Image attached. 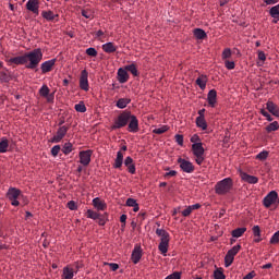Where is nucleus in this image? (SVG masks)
I'll use <instances>...</instances> for the list:
<instances>
[{"label":"nucleus","instance_id":"obj_1","mask_svg":"<svg viewBox=\"0 0 279 279\" xmlns=\"http://www.w3.org/2000/svg\"><path fill=\"white\" fill-rule=\"evenodd\" d=\"M126 125L130 133H137L140 131L138 119L130 110H124L114 118L111 130H121V128Z\"/></svg>","mask_w":279,"mask_h":279},{"label":"nucleus","instance_id":"obj_2","mask_svg":"<svg viewBox=\"0 0 279 279\" xmlns=\"http://www.w3.org/2000/svg\"><path fill=\"white\" fill-rule=\"evenodd\" d=\"M25 59H26V64L29 62L26 65V69L35 70L44 59L43 50L40 48L31 50V52L25 53Z\"/></svg>","mask_w":279,"mask_h":279},{"label":"nucleus","instance_id":"obj_3","mask_svg":"<svg viewBox=\"0 0 279 279\" xmlns=\"http://www.w3.org/2000/svg\"><path fill=\"white\" fill-rule=\"evenodd\" d=\"M233 189V181L231 178H225L221 181H218L215 186V192L218 195H227Z\"/></svg>","mask_w":279,"mask_h":279},{"label":"nucleus","instance_id":"obj_4","mask_svg":"<svg viewBox=\"0 0 279 279\" xmlns=\"http://www.w3.org/2000/svg\"><path fill=\"white\" fill-rule=\"evenodd\" d=\"M192 150L195 157V162L198 166H202L205 161V148L203 143H195L192 145Z\"/></svg>","mask_w":279,"mask_h":279},{"label":"nucleus","instance_id":"obj_5","mask_svg":"<svg viewBox=\"0 0 279 279\" xmlns=\"http://www.w3.org/2000/svg\"><path fill=\"white\" fill-rule=\"evenodd\" d=\"M20 195H21V190L16 187H10L8 191V199H10L12 206H20Z\"/></svg>","mask_w":279,"mask_h":279},{"label":"nucleus","instance_id":"obj_6","mask_svg":"<svg viewBox=\"0 0 279 279\" xmlns=\"http://www.w3.org/2000/svg\"><path fill=\"white\" fill-rule=\"evenodd\" d=\"M178 162L181 170L184 171V173L191 174L194 172L195 166L191 161H187L185 159H182V157H179Z\"/></svg>","mask_w":279,"mask_h":279},{"label":"nucleus","instance_id":"obj_7","mask_svg":"<svg viewBox=\"0 0 279 279\" xmlns=\"http://www.w3.org/2000/svg\"><path fill=\"white\" fill-rule=\"evenodd\" d=\"M68 131H69V126H65V125L60 126L57 130L54 136L52 138H50V142L51 143H60L66 135Z\"/></svg>","mask_w":279,"mask_h":279},{"label":"nucleus","instance_id":"obj_8","mask_svg":"<svg viewBox=\"0 0 279 279\" xmlns=\"http://www.w3.org/2000/svg\"><path fill=\"white\" fill-rule=\"evenodd\" d=\"M279 199L278 192L270 191L267 196L264 197V206L265 208H270L272 204H276V202Z\"/></svg>","mask_w":279,"mask_h":279},{"label":"nucleus","instance_id":"obj_9","mask_svg":"<svg viewBox=\"0 0 279 279\" xmlns=\"http://www.w3.org/2000/svg\"><path fill=\"white\" fill-rule=\"evenodd\" d=\"M80 88L88 92L89 90V81H88V72L86 71V69H84L81 72V76H80Z\"/></svg>","mask_w":279,"mask_h":279},{"label":"nucleus","instance_id":"obj_10","mask_svg":"<svg viewBox=\"0 0 279 279\" xmlns=\"http://www.w3.org/2000/svg\"><path fill=\"white\" fill-rule=\"evenodd\" d=\"M142 257H143V250L138 244H136L131 253V260L134 265H136L140 263Z\"/></svg>","mask_w":279,"mask_h":279},{"label":"nucleus","instance_id":"obj_11","mask_svg":"<svg viewBox=\"0 0 279 279\" xmlns=\"http://www.w3.org/2000/svg\"><path fill=\"white\" fill-rule=\"evenodd\" d=\"M92 150H84L80 151L78 157H80V162L84 167H87L90 165V157H92Z\"/></svg>","mask_w":279,"mask_h":279},{"label":"nucleus","instance_id":"obj_12","mask_svg":"<svg viewBox=\"0 0 279 279\" xmlns=\"http://www.w3.org/2000/svg\"><path fill=\"white\" fill-rule=\"evenodd\" d=\"M26 9L35 15H39V1L38 0H28L26 2Z\"/></svg>","mask_w":279,"mask_h":279},{"label":"nucleus","instance_id":"obj_13","mask_svg":"<svg viewBox=\"0 0 279 279\" xmlns=\"http://www.w3.org/2000/svg\"><path fill=\"white\" fill-rule=\"evenodd\" d=\"M56 62H57V59H50L49 61L41 63L40 64L41 73L46 74L48 72H51Z\"/></svg>","mask_w":279,"mask_h":279},{"label":"nucleus","instance_id":"obj_14","mask_svg":"<svg viewBox=\"0 0 279 279\" xmlns=\"http://www.w3.org/2000/svg\"><path fill=\"white\" fill-rule=\"evenodd\" d=\"M124 166L128 168L129 173L136 174V165L131 156L125 157Z\"/></svg>","mask_w":279,"mask_h":279},{"label":"nucleus","instance_id":"obj_15","mask_svg":"<svg viewBox=\"0 0 279 279\" xmlns=\"http://www.w3.org/2000/svg\"><path fill=\"white\" fill-rule=\"evenodd\" d=\"M240 177L243 182L248 184H257L259 182V179L257 177H253L252 174H248L246 172H241Z\"/></svg>","mask_w":279,"mask_h":279},{"label":"nucleus","instance_id":"obj_16","mask_svg":"<svg viewBox=\"0 0 279 279\" xmlns=\"http://www.w3.org/2000/svg\"><path fill=\"white\" fill-rule=\"evenodd\" d=\"M118 81L119 83H126L130 80V74L128 73V71L125 70V68H119L118 69Z\"/></svg>","mask_w":279,"mask_h":279},{"label":"nucleus","instance_id":"obj_17","mask_svg":"<svg viewBox=\"0 0 279 279\" xmlns=\"http://www.w3.org/2000/svg\"><path fill=\"white\" fill-rule=\"evenodd\" d=\"M9 64H15L16 66L26 64V53L24 56H17L9 59Z\"/></svg>","mask_w":279,"mask_h":279},{"label":"nucleus","instance_id":"obj_18","mask_svg":"<svg viewBox=\"0 0 279 279\" xmlns=\"http://www.w3.org/2000/svg\"><path fill=\"white\" fill-rule=\"evenodd\" d=\"M266 109L275 117H279V107L274 101L266 102Z\"/></svg>","mask_w":279,"mask_h":279},{"label":"nucleus","instance_id":"obj_19","mask_svg":"<svg viewBox=\"0 0 279 279\" xmlns=\"http://www.w3.org/2000/svg\"><path fill=\"white\" fill-rule=\"evenodd\" d=\"M93 204H94V208H96L97 210H100V211H104L107 208L106 202L99 197H95L93 199Z\"/></svg>","mask_w":279,"mask_h":279},{"label":"nucleus","instance_id":"obj_20","mask_svg":"<svg viewBox=\"0 0 279 279\" xmlns=\"http://www.w3.org/2000/svg\"><path fill=\"white\" fill-rule=\"evenodd\" d=\"M124 155L122 151H117L116 160L113 163L114 169H121L123 166Z\"/></svg>","mask_w":279,"mask_h":279},{"label":"nucleus","instance_id":"obj_21","mask_svg":"<svg viewBox=\"0 0 279 279\" xmlns=\"http://www.w3.org/2000/svg\"><path fill=\"white\" fill-rule=\"evenodd\" d=\"M207 82H208V76L205 74H201L195 81L196 85L199 86L202 90L206 89Z\"/></svg>","mask_w":279,"mask_h":279},{"label":"nucleus","instance_id":"obj_22","mask_svg":"<svg viewBox=\"0 0 279 279\" xmlns=\"http://www.w3.org/2000/svg\"><path fill=\"white\" fill-rule=\"evenodd\" d=\"M101 49L106 53H114L118 50V46H116L113 41H108V44L101 46Z\"/></svg>","mask_w":279,"mask_h":279},{"label":"nucleus","instance_id":"obj_23","mask_svg":"<svg viewBox=\"0 0 279 279\" xmlns=\"http://www.w3.org/2000/svg\"><path fill=\"white\" fill-rule=\"evenodd\" d=\"M269 14H270V17L274 19L272 23L277 24L279 21V4L271 7Z\"/></svg>","mask_w":279,"mask_h":279},{"label":"nucleus","instance_id":"obj_24","mask_svg":"<svg viewBox=\"0 0 279 279\" xmlns=\"http://www.w3.org/2000/svg\"><path fill=\"white\" fill-rule=\"evenodd\" d=\"M155 234L160 238V242L170 241V234L163 229H157Z\"/></svg>","mask_w":279,"mask_h":279},{"label":"nucleus","instance_id":"obj_25","mask_svg":"<svg viewBox=\"0 0 279 279\" xmlns=\"http://www.w3.org/2000/svg\"><path fill=\"white\" fill-rule=\"evenodd\" d=\"M208 102L211 108H215V105L217 102V90L210 89L208 93Z\"/></svg>","mask_w":279,"mask_h":279},{"label":"nucleus","instance_id":"obj_26","mask_svg":"<svg viewBox=\"0 0 279 279\" xmlns=\"http://www.w3.org/2000/svg\"><path fill=\"white\" fill-rule=\"evenodd\" d=\"M130 102H131L130 98H120L119 100H117L116 107L119 109H124L130 105Z\"/></svg>","mask_w":279,"mask_h":279},{"label":"nucleus","instance_id":"obj_27","mask_svg":"<svg viewBox=\"0 0 279 279\" xmlns=\"http://www.w3.org/2000/svg\"><path fill=\"white\" fill-rule=\"evenodd\" d=\"M245 231H246V227H240L239 229L231 231V236L239 239L245 234Z\"/></svg>","mask_w":279,"mask_h":279},{"label":"nucleus","instance_id":"obj_28","mask_svg":"<svg viewBox=\"0 0 279 279\" xmlns=\"http://www.w3.org/2000/svg\"><path fill=\"white\" fill-rule=\"evenodd\" d=\"M74 276H75L74 269L69 267L63 268V275H62L63 279H74Z\"/></svg>","mask_w":279,"mask_h":279},{"label":"nucleus","instance_id":"obj_29","mask_svg":"<svg viewBox=\"0 0 279 279\" xmlns=\"http://www.w3.org/2000/svg\"><path fill=\"white\" fill-rule=\"evenodd\" d=\"M194 37H196L197 40H205L207 37L206 32L202 28H195L194 29Z\"/></svg>","mask_w":279,"mask_h":279},{"label":"nucleus","instance_id":"obj_30","mask_svg":"<svg viewBox=\"0 0 279 279\" xmlns=\"http://www.w3.org/2000/svg\"><path fill=\"white\" fill-rule=\"evenodd\" d=\"M41 16L47 21H53L56 17H59V15L54 14L52 11H43Z\"/></svg>","mask_w":279,"mask_h":279},{"label":"nucleus","instance_id":"obj_31","mask_svg":"<svg viewBox=\"0 0 279 279\" xmlns=\"http://www.w3.org/2000/svg\"><path fill=\"white\" fill-rule=\"evenodd\" d=\"M265 130H266L267 133H271V132L278 131L279 130V122L278 121L270 122V124L267 125L265 128Z\"/></svg>","mask_w":279,"mask_h":279},{"label":"nucleus","instance_id":"obj_32","mask_svg":"<svg viewBox=\"0 0 279 279\" xmlns=\"http://www.w3.org/2000/svg\"><path fill=\"white\" fill-rule=\"evenodd\" d=\"M125 70L128 72H131V74L134 76V77H137L138 76V71H137V66L135 63H131L129 65H125Z\"/></svg>","mask_w":279,"mask_h":279},{"label":"nucleus","instance_id":"obj_33","mask_svg":"<svg viewBox=\"0 0 279 279\" xmlns=\"http://www.w3.org/2000/svg\"><path fill=\"white\" fill-rule=\"evenodd\" d=\"M169 243H170V241H166V242H160V243H159L158 250H159V252H160L163 256H167Z\"/></svg>","mask_w":279,"mask_h":279},{"label":"nucleus","instance_id":"obj_34","mask_svg":"<svg viewBox=\"0 0 279 279\" xmlns=\"http://www.w3.org/2000/svg\"><path fill=\"white\" fill-rule=\"evenodd\" d=\"M196 125L201 128V130L206 131L207 130V123L206 119L203 117H197L196 118Z\"/></svg>","mask_w":279,"mask_h":279},{"label":"nucleus","instance_id":"obj_35","mask_svg":"<svg viewBox=\"0 0 279 279\" xmlns=\"http://www.w3.org/2000/svg\"><path fill=\"white\" fill-rule=\"evenodd\" d=\"M74 109H75L76 112H78V113H85L86 110H87V108H86L84 101H80L78 104H75Z\"/></svg>","mask_w":279,"mask_h":279},{"label":"nucleus","instance_id":"obj_36","mask_svg":"<svg viewBox=\"0 0 279 279\" xmlns=\"http://www.w3.org/2000/svg\"><path fill=\"white\" fill-rule=\"evenodd\" d=\"M241 248H242L241 244H236L235 246L231 247V250H229L228 253L234 259V257L236 256V254L240 252Z\"/></svg>","mask_w":279,"mask_h":279},{"label":"nucleus","instance_id":"obj_37","mask_svg":"<svg viewBox=\"0 0 279 279\" xmlns=\"http://www.w3.org/2000/svg\"><path fill=\"white\" fill-rule=\"evenodd\" d=\"M9 148V141L8 138H2L0 142V153H7Z\"/></svg>","mask_w":279,"mask_h":279},{"label":"nucleus","instance_id":"obj_38","mask_svg":"<svg viewBox=\"0 0 279 279\" xmlns=\"http://www.w3.org/2000/svg\"><path fill=\"white\" fill-rule=\"evenodd\" d=\"M81 15L85 19L93 20L94 19V12L90 9H85L81 11Z\"/></svg>","mask_w":279,"mask_h":279},{"label":"nucleus","instance_id":"obj_39","mask_svg":"<svg viewBox=\"0 0 279 279\" xmlns=\"http://www.w3.org/2000/svg\"><path fill=\"white\" fill-rule=\"evenodd\" d=\"M214 278L215 279H226V275L223 274V269L222 268H216V270L214 272Z\"/></svg>","mask_w":279,"mask_h":279},{"label":"nucleus","instance_id":"obj_40","mask_svg":"<svg viewBox=\"0 0 279 279\" xmlns=\"http://www.w3.org/2000/svg\"><path fill=\"white\" fill-rule=\"evenodd\" d=\"M86 217H87L88 219L98 220L99 214L96 213V211H93V209H87V211H86Z\"/></svg>","mask_w":279,"mask_h":279},{"label":"nucleus","instance_id":"obj_41","mask_svg":"<svg viewBox=\"0 0 279 279\" xmlns=\"http://www.w3.org/2000/svg\"><path fill=\"white\" fill-rule=\"evenodd\" d=\"M107 221H108L107 214L105 215L99 214V217H97V222L99 223V226L105 227Z\"/></svg>","mask_w":279,"mask_h":279},{"label":"nucleus","instance_id":"obj_42","mask_svg":"<svg viewBox=\"0 0 279 279\" xmlns=\"http://www.w3.org/2000/svg\"><path fill=\"white\" fill-rule=\"evenodd\" d=\"M49 94H50V89H49L48 85H43V86L40 87V89H39V95H40L41 97H48Z\"/></svg>","mask_w":279,"mask_h":279},{"label":"nucleus","instance_id":"obj_43","mask_svg":"<svg viewBox=\"0 0 279 279\" xmlns=\"http://www.w3.org/2000/svg\"><path fill=\"white\" fill-rule=\"evenodd\" d=\"M168 130H169V128L167 125H162L160 128L154 129L153 133L160 135V134L166 133Z\"/></svg>","mask_w":279,"mask_h":279},{"label":"nucleus","instance_id":"obj_44","mask_svg":"<svg viewBox=\"0 0 279 279\" xmlns=\"http://www.w3.org/2000/svg\"><path fill=\"white\" fill-rule=\"evenodd\" d=\"M233 262H234L233 257L230 256V254L227 252L225 256V266L230 267L233 264Z\"/></svg>","mask_w":279,"mask_h":279},{"label":"nucleus","instance_id":"obj_45","mask_svg":"<svg viewBox=\"0 0 279 279\" xmlns=\"http://www.w3.org/2000/svg\"><path fill=\"white\" fill-rule=\"evenodd\" d=\"M72 150H73V144L65 143L63 145V154H65V156H68V154H70Z\"/></svg>","mask_w":279,"mask_h":279},{"label":"nucleus","instance_id":"obj_46","mask_svg":"<svg viewBox=\"0 0 279 279\" xmlns=\"http://www.w3.org/2000/svg\"><path fill=\"white\" fill-rule=\"evenodd\" d=\"M85 53L90 56L92 58H97V56H98V51L95 48H87L85 50Z\"/></svg>","mask_w":279,"mask_h":279},{"label":"nucleus","instance_id":"obj_47","mask_svg":"<svg viewBox=\"0 0 279 279\" xmlns=\"http://www.w3.org/2000/svg\"><path fill=\"white\" fill-rule=\"evenodd\" d=\"M279 243V231L274 233L270 239V244H278Z\"/></svg>","mask_w":279,"mask_h":279},{"label":"nucleus","instance_id":"obj_48","mask_svg":"<svg viewBox=\"0 0 279 279\" xmlns=\"http://www.w3.org/2000/svg\"><path fill=\"white\" fill-rule=\"evenodd\" d=\"M231 56H232L231 49H230V48H226V49L223 50V53H222V59H223V60L230 59Z\"/></svg>","mask_w":279,"mask_h":279},{"label":"nucleus","instance_id":"obj_49","mask_svg":"<svg viewBox=\"0 0 279 279\" xmlns=\"http://www.w3.org/2000/svg\"><path fill=\"white\" fill-rule=\"evenodd\" d=\"M60 150H61L60 145H54V146L51 148V154H52V156H53V157H58Z\"/></svg>","mask_w":279,"mask_h":279},{"label":"nucleus","instance_id":"obj_50","mask_svg":"<svg viewBox=\"0 0 279 279\" xmlns=\"http://www.w3.org/2000/svg\"><path fill=\"white\" fill-rule=\"evenodd\" d=\"M268 157V151H260L259 154L256 155V159L259 160H266Z\"/></svg>","mask_w":279,"mask_h":279},{"label":"nucleus","instance_id":"obj_51","mask_svg":"<svg viewBox=\"0 0 279 279\" xmlns=\"http://www.w3.org/2000/svg\"><path fill=\"white\" fill-rule=\"evenodd\" d=\"M253 234L255 238H260V227L259 226L253 227Z\"/></svg>","mask_w":279,"mask_h":279},{"label":"nucleus","instance_id":"obj_52","mask_svg":"<svg viewBox=\"0 0 279 279\" xmlns=\"http://www.w3.org/2000/svg\"><path fill=\"white\" fill-rule=\"evenodd\" d=\"M225 66L228 70H234L235 69V63L233 61H225Z\"/></svg>","mask_w":279,"mask_h":279},{"label":"nucleus","instance_id":"obj_53","mask_svg":"<svg viewBox=\"0 0 279 279\" xmlns=\"http://www.w3.org/2000/svg\"><path fill=\"white\" fill-rule=\"evenodd\" d=\"M68 208L70 210H76L77 209V205H76L75 201H69L68 202Z\"/></svg>","mask_w":279,"mask_h":279},{"label":"nucleus","instance_id":"obj_54","mask_svg":"<svg viewBox=\"0 0 279 279\" xmlns=\"http://www.w3.org/2000/svg\"><path fill=\"white\" fill-rule=\"evenodd\" d=\"M136 204H137V203H136V199H135V198H128V199H126V203H125V205L129 206V207H131V208H133Z\"/></svg>","mask_w":279,"mask_h":279},{"label":"nucleus","instance_id":"obj_55","mask_svg":"<svg viewBox=\"0 0 279 279\" xmlns=\"http://www.w3.org/2000/svg\"><path fill=\"white\" fill-rule=\"evenodd\" d=\"M178 174V172L175 170H170L169 172H166L163 174V178L168 179V178H173Z\"/></svg>","mask_w":279,"mask_h":279},{"label":"nucleus","instance_id":"obj_56","mask_svg":"<svg viewBox=\"0 0 279 279\" xmlns=\"http://www.w3.org/2000/svg\"><path fill=\"white\" fill-rule=\"evenodd\" d=\"M258 60L262 61L263 63L267 60V57L263 50H258Z\"/></svg>","mask_w":279,"mask_h":279},{"label":"nucleus","instance_id":"obj_57","mask_svg":"<svg viewBox=\"0 0 279 279\" xmlns=\"http://www.w3.org/2000/svg\"><path fill=\"white\" fill-rule=\"evenodd\" d=\"M165 279H181V274L174 272V274L167 276Z\"/></svg>","mask_w":279,"mask_h":279},{"label":"nucleus","instance_id":"obj_58","mask_svg":"<svg viewBox=\"0 0 279 279\" xmlns=\"http://www.w3.org/2000/svg\"><path fill=\"white\" fill-rule=\"evenodd\" d=\"M191 213H192L191 206H189V207H186L185 209L182 210V215H183V217H185V218H186V217H190Z\"/></svg>","mask_w":279,"mask_h":279},{"label":"nucleus","instance_id":"obj_59","mask_svg":"<svg viewBox=\"0 0 279 279\" xmlns=\"http://www.w3.org/2000/svg\"><path fill=\"white\" fill-rule=\"evenodd\" d=\"M146 217H147L146 213H140L137 216V221L142 223L143 221H145Z\"/></svg>","mask_w":279,"mask_h":279},{"label":"nucleus","instance_id":"obj_60","mask_svg":"<svg viewBox=\"0 0 279 279\" xmlns=\"http://www.w3.org/2000/svg\"><path fill=\"white\" fill-rule=\"evenodd\" d=\"M105 265H108L110 267V270L111 271H117L120 269V266L118 264H105Z\"/></svg>","mask_w":279,"mask_h":279},{"label":"nucleus","instance_id":"obj_61","mask_svg":"<svg viewBox=\"0 0 279 279\" xmlns=\"http://www.w3.org/2000/svg\"><path fill=\"white\" fill-rule=\"evenodd\" d=\"M191 142L194 143V144H198V143H201V137L197 134H194L191 137Z\"/></svg>","mask_w":279,"mask_h":279},{"label":"nucleus","instance_id":"obj_62","mask_svg":"<svg viewBox=\"0 0 279 279\" xmlns=\"http://www.w3.org/2000/svg\"><path fill=\"white\" fill-rule=\"evenodd\" d=\"M175 142L182 147L183 145V136L180 134L175 135Z\"/></svg>","mask_w":279,"mask_h":279},{"label":"nucleus","instance_id":"obj_63","mask_svg":"<svg viewBox=\"0 0 279 279\" xmlns=\"http://www.w3.org/2000/svg\"><path fill=\"white\" fill-rule=\"evenodd\" d=\"M256 276L255 271L252 270V272L247 274L243 279H254Z\"/></svg>","mask_w":279,"mask_h":279},{"label":"nucleus","instance_id":"obj_64","mask_svg":"<svg viewBox=\"0 0 279 279\" xmlns=\"http://www.w3.org/2000/svg\"><path fill=\"white\" fill-rule=\"evenodd\" d=\"M126 220H128V216H126V215H121V216H120V221H121L122 223H124V227L126 226Z\"/></svg>","mask_w":279,"mask_h":279}]
</instances>
